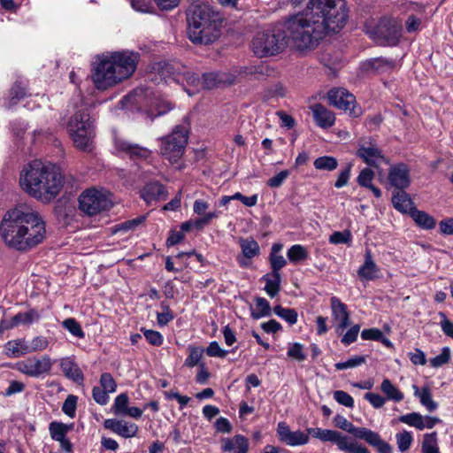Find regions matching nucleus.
<instances>
[{"mask_svg":"<svg viewBox=\"0 0 453 453\" xmlns=\"http://www.w3.org/2000/svg\"><path fill=\"white\" fill-rule=\"evenodd\" d=\"M380 269L373 261L371 250H366L365 262L357 271L358 277L363 280H373L377 278Z\"/></svg>","mask_w":453,"mask_h":453,"instance_id":"nucleus-27","label":"nucleus"},{"mask_svg":"<svg viewBox=\"0 0 453 453\" xmlns=\"http://www.w3.org/2000/svg\"><path fill=\"white\" fill-rule=\"evenodd\" d=\"M356 156L361 158L366 165L373 167H377L379 163L384 159L381 150L372 138L358 141V149Z\"/></svg>","mask_w":453,"mask_h":453,"instance_id":"nucleus-15","label":"nucleus"},{"mask_svg":"<svg viewBox=\"0 0 453 453\" xmlns=\"http://www.w3.org/2000/svg\"><path fill=\"white\" fill-rule=\"evenodd\" d=\"M50 436L55 441H63L68 431L66 425L59 422H51L49 426Z\"/></svg>","mask_w":453,"mask_h":453,"instance_id":"nucleus-40","label":"nucleus"},{"mask_svg":"<svg viewBox=\"0 0 453 453\" xmlns=\"http://www.w3.org/2000/svg\"><path fill=\"white\" fill-rule=\"evenodd\" d=\"M112 206L110 195L96 188L83 191L79 197V208L88 216L107 211Z\"/></svg>","mask_w":453,"mask_h":453,"instance_id":"nucleus-12","label":"nucleus"},{"mask_svg":"<svg viewBox=\"0 0 453 453\" xmlns=\"http://www.w3.org/2000/svg\"><path fill=\"white\" fill-rule=\"evenodd\" d=\"M104 427L123 438L136 436L139 427L136 424L118 418H107L104 421Z\"/></svg>","mask_w":453,"mask_h":453,"instance_id":"nucleus-18","label":"nucleus"},{"mask_svg":"<svg viewBox=\"0 0 453 453\" xmlns=\"http://www.w3.org/2000/svg\"><path fill=\"white\" fill-rule=\"evenodd\" d=\"M348 17L344 0H309L304 10L286 20L292 47L300 52L316 49L329 33L340 31Z\"/></svg>","mask_w":453,"mask_h":453,"instance_id":"nucleus-1","label":"nucleus"},{"mask_svg":"<svg viewBox=\"0 0 453 453\" xmlns=\"http://www.w3.org/2000/svg\"><path fill=\"white\" fill-rule=\"evenodd\" d=\"M222 81L219 79V74L216 73H203V80H201V86L206 89H211Z\"/></svg>","mask_w":453,"mask_h":453,"instance_id":"nucleus-53","label":"nucleus"},{"mask_svg":"<svg viewBox=\"0 0 453 453\" xmlns=\"http://www.w3.org/2000/svg\"><path fill=\"white\" fill-rule=\"evenodd\" d=\"M396 444L401 452L407 451L413 441V438L411 432L403 431L395 434Z\"/></svg>","mask_w":453,"mask_h":453,"instance_id":"nucleus-39","label":"nucleus"},{"mask_svg":"<svg viewBox=\"0 0 453 453\" xmlns=\"http://www.w3.org/2000/svg\"><path fill=\"white\" fill-rule=\"evenodd\" d=\"M422 415L418 412H411L402 415L398 418V420L402 423L407 424L420 430Z\"/></svg>","mask_w":453,"mask_h":453,"instance_id":"nucleus-47","label":"nucleus"},{"mask_svg":"<svg viewBox=\"0 0 453 453\" xmlns=\"http://www.w3.org/2000/svg\"><path fill=\"white\" fill-rule=\"evenodd\" d=\"M62 326L65 329H66L70 334L77 338H84L85 334L81 326V325L73 318H68L62 322Z\"/></svg>","mask_w":453,"mask_h":453,"instance_id":"nucleus-41","label":"nucleus"},{"mask_svg":"<svg viewBox=\"0 0 453 453\" xmlns=\"http://www.w3.org/2000/svg\"><path fill=\"white\" fill-rule=\"evenodd\" d=\"M209 357H225L228 351L222 349L217 342H211L206 349Z\"/></svg>","mask_w":453,"mask_h":453,"instance_id":"nucleus-62","label":"nucleus"},{"mask_svg":"<svg viewBox=\"0 0 453 453\" xmlns=\"http://www.w3.org/2000/svg\"><path fill=\"white\" fill-rule=\"evenodd\" d=\"M414 395L419 398L420 403L426 408L430 412L438 408V403L432 399V395L429 388L424 387L419 390L418 387L413 385Z\"/></svg>","mask_w":453,"mask_h":453,"instance_id":"nucleus-32","label":"nucleus"},{"mask_svg":"<svg viewBox=\"0 0 453 453\" xmlns=\"http://www.w3.org/2000/svg\"><path fill=\"white\" fill-rule=\"evenodd\" d=\"M352 234L349 231L334 232L329 236V242L332 244H350Z\"/></svg>","mask_w":453,"mask_h":453,"instance_id":"nucleus-45","label":"nucleus"},{"mask_svg":"<svg viewBox=\"0 0 453 453\" xmlns=\"http://www.w3.org/2000/svg\"><path fill=\"white\" fill-rule=\"evenodd\" d=\"M285 27L287 28L286 26ZM286 39L291 43L287 30L284 32L280 28H273L257 32L252 39V51L257 58L276 56L286 48Z\"/></svg>","mask_w":453,"mask_h":453,"instance_id":"nucleus-8","label":"nucleus"},{"mask_svg":"<svg viewBox=\"0 0 453 453\" xmlns=\"http://www.w3.org/2000/svg\"><path fill=\"white\" fill-rule=\"evenodd\" d=\"M4 242L19 251H27L45 238V222L35 211L19 206L9 211L0 224Z\"/></svg>","mask_w":453,"mask_h":453,"instance_id":"nucleus-2","label":"nucleus"},{"mask_svg":"<svg viewBox=\"0 0 453 453\" xmlns=\"http://www.w3.org/2000/svg\"><path fill=\"white\" fill-rule=\"evenodd\" d=\"M131 6L137 12L143 13L153 12V5L150 0H129Z\"/></svg>","mask_w":453,"mask_h":453,"instance_id":"nucleus-56","label":"nucleus"},{"mask_svg":"<svg viewBox=\"0 0 453 453\" xmlns=\"http://www.w3.org/2000/svg\"><path fill=\"white\" fill-rule=\"evenodd\" d=\"M366 361L365 356H355L349 359H348L345 362H340L336 363L334 365L335 369L338 371L349 369V368H355L363 364H365Z\"/></svg>","mask_w":453,"mask_h":453,"instance_id":"nucleus-42","label":"nucleus"},{"mask_svg":"<svg viewBox=\"0 0 453 453\" xmlns=\"http://www.w3.org/2000/svg\"><path fill=\"white\" fill-rule=\"evenodd\" d=\"M188 350L189 355L186 358L184 365L188 367H194L198 365L203 356V349L197 347L189 346Z\"/></svg>","mask_w":453,"mask_h":453,"instance_id":"nucleus-49","label":"nucleus"},{"mask_svg":"<svg viewBox=\"0 0 453 453\" xmlns=\"http://www.w3.org/2000/svg\"><path fill=\"white\" fill-rule=\"evenodd\" d=\"M100 387L108 393H113L116 391L117 383L111 373L104 372L100 376Z\"/></svg>","mask_w":453,"mask_h":453,"instance_id":"nucleus-51","label":"nucleus"},{"mask_svg":"<svg viewBox=\"0 0 453 453\" xmlns=\"http://www.w3.org/2000/svg\"><path fill=\"white\" fill-rule=\"evenodd\" d=\"M317 125L322 128H327L334 124V114L320 104H315L310 107Z\"/></svg>","mask_w":453,"mask_h":453,"instance_id":"nucleus-24","label":"nucleus"},{"mask_svg":"<svg viewBox=\"0 0 453 453\" xmlns=\"http://www.w3.org/2000/svg\"><path fill=\"white\" fill-rule=\"evenodd\" d=\"M314 167L318 170L334 171L338 166L337 159L330 156H322L315 159Z\"/></svg>","mask_w":453,"mask_h":453,"instance_id":"nucleus-37","label":"nucleus"},{"mask_svg":"<svg viewBox=\"0 0 453 453\" xmlns=\"http://www.w3.org/2000/svg\"><path fill=\"white\" fill-rule=\"evenodd\" d=\"M328 100L331 104L338 109L349 111L353 117L359 115V109L357 111L354 105L355 96L344 88H332L328 92Z\"/></svg>","mask_w":453,"mask_h":453,"instance_id":"nucleus-16","label":"nucleus"},{"mask_svg":"<svg viewBox=\"0 0 453 453\" xmlns=\"http://www.w3.org/2000/svg\"><path fill=\"white\" fill-rule=\"evenodd\" d=\"M287 355L288 357L298 362H303L306 359V355L303 352V346L299 342L290 344Z\"/></svg>","mask_w":453,"mask_h":453,"instance_id":"nucleus-44","label":"nucleus"},{"mask_svg":"<svg viewBox=\"0 0 453 453\" xmlns=\"http://www.w3.org/2000/svg\"><path fill=\"white\" fill-rule=\"evenodd\" d=\"M421 450L422 453H440L435 432L424 435Z\"/></svg>","mask_w":453,"mask_h":453,"instance_id":"nucleus-36","label":"nucleus"},{"mask_svg":"<svg viewBox=\"0 0 453 453\" xmlns=\"http://www.w3.org/2000/svg\"><path fill=\"white\" fill-rule=\"evenodd\" d=\"M19 184L31 196L50 201L60 193L64 185V175L56 164L34 160L21 171Z\"/></svg>","mask_w":453,"mask_h":453,"instance_id":"nucleus-3","label":"nucleus"},{"mask_svg":"<svg viewBox=\"0 0 453 453\" xmlns=\"http://www.w3.org/2000/svg\"><path fill=\"white\" fill-rule=\"evenodd\" d=\"M333 318L338 321L337 332H342L349 325V313L347 305L338 297L332 296L330 299Z\"/></svg>","mask_w":453,"mask_h":453,"instance_id":"nucleus-21","label":"nucleus"},{"mask_svg":"<svg viewBox=\"0 0 453 453\" xmlns=\"http://www.w3.org/2000/svg\"><path fill=\"white\" fill-rule=\"evenodd\" d=\"M142 331L146 340L151 345L160 346L163 343V336L159 332L149 329H142Z\"/></svg>","mask_w":453,"mask_h":453,"instance_id":"nucleus-61","label":"nucleus"},{"mask_svg":"<svg viewBox=\"0 0 453 453\" xmlns=\"http://www.w3.org/2000/svg\"><path fill=\"white\" fill-rule=\"evenodd\" d=\"M60 368L65 377L73 380L78 384H81L84 380V375L79 365L71 357L62 358L60 361Z\"/></svg>","mask_w":453,"mask_h":453,"instance_id":"nucleus-26","label":"nucleus"},{"mask_svg":"<svg viewBox=\"0 0 453 453\" xmlns=\"http://www.w3.org/2000/svg\"><path fill=\"white\" fill-rule=\"evenodd\" d=\"M53 362L48 355L41 357H32L17 364V370L29 377L38 378L42 374L49 373Z\"/></svg>","mask_w":453,"mask_h":453,"instance_id":"nucleus-14","label":"nucleus"},{"mask_svg":"<svg viewBox=\"0 0 453 453\" xmlns=\"http://www.w3.org/2000/svg\"><path fill=\"white\" fill-rule=\"evenodd\" d=\"M189 129L188 118L185 117L180 124L175 126L170 134L162 137L160 152L171 164L177 163L183 156Z\"/></svg>","mask_w":453,"mask_h":453,"instance_id":"nucleus-9","label":"nucleus"},{"mask_svg":"<svg viewBox=\"0 0 453 453\" xmlns=\"http://www.w3.org/2000/svg\"><path fill=\"white\" fill-rule=\"evenodd\" d=\"M66 130L74 146L81 150H90L95 136V128L88 108H82L70 118Z\"/></svg>","mask_w":453,"mask_h":453,"instance_id":"nucleus-7","label":"nucleus"},{"mask_svg":"<svg viewBox=\"0 0 453 453\" xmlns=\"http://www.w3.org/2000/svg\"><path fill=\"white\" fill-rule=\"evenodd\" d=\"M360 331V326L359 325H354L352 326L346 334L342 338V342L345 345H349L352 342H354L358 335V333Z\"/></svg>","mask_w":453,"mask_h":453,"instance_id":"nucleus-63","label":"nucleus"},{"mask_svg":"<svg viewBox=\"0 0 453 453\" xmlns=\"http://www.w3.org/2000/svg\"><path fill=\"white\" fill-rule=\"evenodd\" d=\"M380 389L389 400L401 402L404 397L403 394L388 379L383 380Z\"/></svg>","mask_w":453,"mask_h":453,"instance_id":"nucleus-34","label":"nucleus"},{"mask_svg":"<svg viewBox=\"0 0 453 453\" xmlns=\"http://www.w3.org/2000/svg\"><path fill=\"white\" fill-rule=\"evenodd\" d=\"M334 423L335 426L351 434L357 439L365 441L370 446L374 447L379 453H393L391 445L382 440L378 433L366 427H357L345 417L339 414L334 418Z\"/></svg>","mask_w":453,"mask_h":453,"instance_id":"nucleus-10","label":"nucleus"},{"mask_svg":"<svg viewBox=\"0 0 453 453\" xmlns=\"http://www.w3.org/2000/svg\"><path fill=\"white\" fill-rule=\"evenodd\" d=\"M367 34L380 45L395 46L402 35V26L394 19L382 18Z\"/></svg>","mask_w":453,"mask_h":453,"instance_id":"nucleus-11","label":"nucleus"},{"mask_svg":"<svg viewBox=\"0 0 453 453\" xmlns=\"http://www.w3.org/2000/svg\"><path fill=\"white\" fill-rule=\"evenodd\" d=\"M334 400L341 405H343L347 408L354 407V399L353 397L347 392L343 390H336L334 392Z\"/></svg>","mask_w":453,"mask_h":453,"instance_id":"nucleus-52","label":"nucleus"},{"mask_svg":"<svg viewBox=\"0 0 453 453\" xmlns=\"http://www.w3.org/2000/svg\"><path fill=\"white\" fill-rule=\"evenodd\" d=\"M13 319L14 324H16V326L19 324L29 325L35 320H37L39 319V315L35 311H29L27 312H19L13 316Z\"/></svg>","mask_w":453,"mask_h":453,"instance_id":"nucleus-46","label":"nucleus"},{"mask_svg":"<svg viewBox=\"0 0 453 453\" xmlns=\"http://www.w3.org/2000/svg\"><path fill=\"white\" fill-rule=\"evenodd\" d=\"M276 432L279 440L291 447L307 444L311 435L321 441L334 443L338 449L345 453H370L365 446L336 430L308 428L306 433L301 430L291 431L289 426L282 421L278 423Z\"/></svg>","mask_w":453,"mask_h":453,"instance_id":"nucleus-5","label":"nucleus"},{"mask_svg":"<svg viewBox=\"0 0 453 453\" xmlns=\"http://www.w3.org/2000/svg\"><path fill=\"white\" fill-rule=\"evenodd\" d=\"M221 449L229 453H248V439L242 434H236L232 438H225L222 440Z\"/></svg>","mask_w":453,"mask_h":453,"instance_id":"nucleus-23","label":"nucleus"},{"mask_svg":"<svg viewBox=\"0 0 453 453\" xmlns=\"http://www.w3.org/2000/svg\"><path fill=\"white\" fill-rule=\"evenodd\" d=\"M238 242L242 250V257L238 256L237 261L239 265L244 268L250 265V259L259 256L260 247L258 242L255 241L252 237H241Z\"/></svg>","mask_w":453,"mask_h":453,"instance_id":"nucleus-19","label":"nucleus"},{"mask_svg":"<svg viewBox=\"0 0 453 453\" xmlns=\"http://www.w3.org/2000/svg\"><path fill=\"white\" fill-rule=\"evenodd\" d=\"M395 67V61L383 57L369 59L363 64L366 72L382 73L393 70Z\"/></svg>","mask_w":453,"mask_h":453,"instance_id":"nucleus-25","label":"nucleus"},{"mask_svg":"<svg viewBox=\"0 0 453 453\" xmlns=\"http://www.w3.org/2000/svg\"><path fill=\"white\" fill-rule=\"evenodd\" d=\"M273 312L287 321L289 325H294L297 322L298 314L295 309L284 308L280 305H276L273 308Z\"/></svg>","mask_w":453,"mask_h":453,"instance_id":"nucleus-38","label":"nucleus"},{"mask_svg":"<svg viewBox=\"0 0 453 453\" xmlns=\"http://www.w3.org/2000/svg\"><path fill=\"white\" fill-rule=\"evenodd\" d=\"M115 148L134 161L147 159L150 155V150L147 148L120 138L115 139Z\"/></svg>","mask_w":453,"mask_h":453,"instance_id":"nucleus-17","label":"nucleus"},{"mask_svg":"<svg viewBox=\"0 0 453 453\" xmlns=\"http://www.w3.org/2000/svg\"><path fill=\"white\" fill-rule=\"evenodd\" d=\"M256 309H251V318L254 319H259L263 317L271 315V306L269 302L264 297H257L255 299Z\"/></svg>","mask_w":453,"mask_h":453,"instance_id":"nucleus-33","label":"nucleus"},{"mask_svg":"<svg viewBox=\"0 0 453 453\" xmlns=\"http://www.w3.org/2000/svg\"><path fill=\"white\" fill-rule=\"evenodd\" d=\"M77 400V396L69 395L63 403L62 411L70 418H73L75 416Z\"/></svg>","mask_w":453,"mask_h":453,"instance_id":"nucleus-54","label":"nucleus"},{"mask_svg":"<svg viewBox=\"0 0 453 453\" xmlns=\"http://www.w3.org/2000/svg\"><path fill=\"white\" fill-rule=\"evenodd\" d=\"M364 398L367 400L374 408L379 409L381 408L385 404V398H383L379 394L375 393H366L364 395Z\"/></svg>","mask_w":453,"mask_h":453,"instance_id":"nucleus-64","label":"nucleus"},{"mask_svg":"<svg viewBox=\"0 0 453 453\" xmlns=\"http://www.w3.org/2000/svg\"><path fill=\"white\" fill-rule=\"evenodd\" d=\"M351 167L352 165L348 164L346 167L340 172L338 178L334 183L335 188H341L348 184L350 177Z\"/></svg>","mask_w":453,"mask_h":453,"instance_id":"nucleus-59","label":"nucleus"},{"mask_svg":"<svg viewBox=\"0 0 453 453\" xmlns=\"http://www.w3.org/2000/svg\"><path fill=\"white\" fill-rule=\"evenodd\" d=\"M388 180L396 189H404L410 185V169L405 164L392 165L388 172Z\"/></svg>","mask_w":453,"mask_h":453,"instance_id":"nucleus-20","label":"nucleus"},{"mask_svg":"<svg viewBox=\"0 0 453 453\" xmlns=\"http://www.w3.org/2000/svg\"><path fill=\"white\" fill-rule=\"evenodd\" d=\"M49 341L44 336H36L34 337L29 342L28 346H26L27 351H42L48 348Z\"/></svg>","mask_w":453,"mask_h":453,"instance_id":"nucleus-48","label":"nucleus"},{"mask_svg":"<svg viewBox=\"0 0 453 453\" xmlns=\"http://www.w3.org/2000/svg\"><path fill=\"white\" fill-rule=\"evenodd\" d=\"M287 256L291 263L296 264L306 260L309 257V253L307 249L303 245L295 244L288 250Z\"/></svg>","mask_w":453,"mask_h":453,"instance_id":"nucleus-35","label":"nucleus"},{"mask_svg":"<svg viewBox=\"0 0 453 453\" xmlns=\"http://www.w3.org/2000/svg\"><path fill=\"white\" fill-rule=\"evenodd\" d=\"M425 17L421 15L418 17L414 14H410L405 20V29L408 33H415L420 30L421 24Z\"/></svg>","mask_w":453,"mask_h":453,"instance_id":"nucleus-50","label":"nucleus"},{"mask_svg":"<svg viewBox=\"0 0 453 453\" xmlns=\"http://www.w3.org/2000/svg\"><path fill=\"white\" fill-rule=\"evenodd\" d=\"M272 272L280 273V271L287 265V260L281 255H269Z\"/></svg>","mask_w":453,"mask_h":453,"instance_id":"nucleus-57","label":"nucleus"},{"mask_svg":"<svg viewBox=\"0 0 453 453\" xmlns=\"http://www.w3.org/2000/svg\"><path fill=\"white\" fill-rule=\"evenodd\" d=\"M450 360V351L448 347H444L441 354L430 359V364L433 367H440L448 364Z\"/></svg>","mask_w":453,"mask_h":453,"instance_id":"nucleus-55","label":"nucleus"},{"mask_svg":"<svg viewBox=\"0 0 453 453\" xmlns=\"http://www.w3.org/2000/svg\"><path fill=\"white\" fill-rule=\"evenodd\" d=\"M261 280L265 281L264 289L270 297L273 298L279 294L281 284L280 273H269L265 274Z\"/></svg>","mask_w":453,"mask_h":453,"instance_id":"nucleus-30","label":"nucleus"},{"mask_svg":"<svg viewBox=\"0 0 453 453\" xmlns=\"http://www.w3.org/2000/svg\"><path fill=\"white\" fill-rule=\"evenodd\" d=\"M375 177L374 172L371 168H364L357 178V182L360 187L370 189L372 194L380 198L381 196V191L379 188L372 184V180Z\"/></svg>","mask_w":453,"mask_h":453,"instance_id":"nucleus-28","label":"nucleus"},{"mask_svg":"<svg viewBox=\"0 0 453 453\" xmlns=\"http://www.w3.org/2000/svg\"><path fill=\"white\" fill-rule=\"evenodd\" d=\"M159 73L165 81L167 79H172L177 83L187 81L188 84L194 87H198L201 84L200 77L180 63H164L160 66Z\"/></svg>","mask_w":453,"mask_h":453,"instance_id":"nucleus-13","label":"nucleus"},{"mask_svg":"<svg viewBox=\"0 0 453 453\" xmlns=\"http://www.w3.org/2000/svg\"><path fill=\"white\" fill-rule=\"evenodd\" d=\"M140 55L122 50L98 57L92 69V81L99 90H105L130 78L137 68Z\"/></svg>","mask_w":453,"mask_h":453,"instance_id":"nucleus-4","label":"nucleus"},{"mask_svg":"<svg viewBox=\"0 0 453 453\" xmlns=\"http://www.w3.org/2000/svg\"><path fill=\"white\" fill-rule=\"evenodd\" d=\"M108 392L103 388L94 387L92 390V396L96 403L100 405H105L109 401Z\"/></svg>","mask_w":453,"mask_h":453,"instance_id":"nucleus-58","label":"nucleus"},{"mask_svg":"<svg viewBox=\"0 0 453 453\" xmlns=\"http://www.w3.org/2000/svg\"><path fill=\"white\" fill-rule=\"evenodd\" d=\"M411 217L415 223L421 228L431 230L435 227L436 220L426 211H419L416 208L410 211Z\"/></svg>","mask_w":453,"mask_h":453,"instance_id":"nucleus-31","label":"nucleus"},{"mask_svg":"<svg viewBox=\"0 0 453 453\" xmlns=\"http://www.w3.org/2000/svg\"><path fill=\"white\" fill-rule=\"evenodd\" d=\"M394 207L401 212H410L415 207H412V200L403 189H397L392 197Z\"/></svg>","mask_w":453,"mask_h":453,"instance_id":"nucleus-29","label":"nucleus"},{"mask_svg":"<svg viewBox=\"0 0 453 453\" xmlns=\"http://www.w3.org/2000/svg\"><path fill=\"white\" fill-rule=\"evenodd\" d=\"M290 172L288 170L280 171L279 173L270 178L267 181V185L270 188H279L289 176Z\"/></svg>","mask_w":453,"mask_h":453,"instance_id":"nucleus-60","label":"nucleus"},{"mask_svg":"<svg viewBox=\"0 0 453 453\" xmlns=\"http://www.w3.org/2000/svg\"><path fill=\"white\" fill-rule=\"evenodd\" d=\"M129 399L127 394L122 393L119 395L114 401L112 406L113 411L116 415H124L128 409Z\"/></svg>","mask_w":453,"mask_h":453,"instance_id":"nucleus-43","label":"nucleus"},{"mask_svg":"<svg viewBox=\"0 0 453 453\" xmlns=\"http://www.w3.org/2000/svg\"><path fill=\"white\" fill-rule=\"evenodd\" d=\"M142 197L148 203L165 200L167 196L165 187L157 181L148 183L142 190Z\"/></svg>","mask_w":453,"mask_h":453,"instance_id":"nucleus-22","label":"nucleus"},{"mask_svg":"<svg viewBox=\"0 0 453 453\" xmlns=\"http://www.w3.org/2000/svg\"><path fill=\"white\" fill-rule=\"evenodd\" d=\"M221 17L207 4L193 6L187 14L188 37L195 44L208 45L220 35Z\"/></svg>","mask_w":453,"mask_h":453,"instance_id":"nucleus-6","label":"nucleus"}]
</instances>
